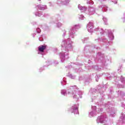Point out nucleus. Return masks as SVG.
Instances as JSON below:
<instances>
[{
  "label": "nucleus",
  "mask_w": 125,
  "mask_h": 125,
  "mask_svg": "<svg viewBox=\"0 0 125 125\" xmlns=\"http://www.w3.org/2000/svg\"><path fill=\"white\" fill-rule=\"evenodd\" d=\"M46 48V46L45 45H41L38 47V50L41 52H43L44 51V49Z\"/></svg>",
  "instance_id": "1"
}]
</instances>
